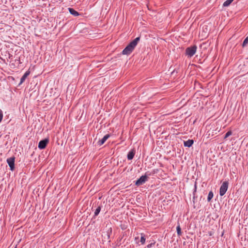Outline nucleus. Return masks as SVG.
<instances>
[{"mask_svg": "<svg viewBox=\"0 0 248 248\" xmlns=\"http://www.w3.org/2000/svg\"><path fill=\"white\" fill-rule=\"evenodd\" d=\"M140 40V37H138L134 40L131 41L123 50L122 54L123 55H129L134 50L136 46L137 45L138 43Z\"/></svg>", "mask_w": 248, "mask_h": 248, "instance_id": "1", "label": "nucleus"}, {"mask_svg": "<svg viewBox=\"0 0 248 248\" xmlns=\"http://www.w3.org/2000/svg\"><path fill=\"white\" fill-rule=\"evenodd\" d=\"M197 47L196 45L188 47L186 49V55L188 57H192L196 52Z\"/></svg>", "mask_w": 248, "mask_h": 248, "instance_id": "2", "label": "nucleus"}, {"mask_svg": "<svg viewBox=\"0 0 248 248\" xmlns=\"http://www.w3.org/2000/svg\"><path fill=\"white\" fill-rule=\"evenodd\" d=\"M229 186V183L227 181L223 182L219 189V195L223 196L226 192Z\"/></svg>", "mask_w": 248, "mask_h": 248, "instance_id": "3", "label": "nucleus"}, {"mask_svg": "<svg viewBox=\"0 0 248 248\" xmlns=\"http://www.w3.org/2000/svg\"><path fill=\"white\" fill-rule=\"evenodd\" d=\"M147 180V176L146 175H142L136 181L135 185L137 186H140L145 183Z\"/></svg>", "mask_w": 248, "mask_h": 248, "instance_id": "4", "label": "nucleus"}, {"mask_svg": "<svg viewBox=\"0 0 248 248\" xmlns=\"http://www.w3.org/2000/svg\"><path fill=\"white\" fill-rule=\"evenodd\" d=\"M7 163L9 165L10 170L13 171L15 169V157L12 156L7 159Z\"/></svg>", "mask_w": 248, "mask_h": 248, "instance_id": "5", "label": "nucleus"}, {"mask_svg": "<svg viewBox=\"0 0 248 248\" xmlns=\"http://www.w3.org/2000/svg\"><path fill=\"white\" fill-rule=\"evenodd\" d=\"M49 142V140L48 139H45L43 140L40 141L38 144V148L40 149H44L46 148L47 144Z\"/></svg>", "mask_w": 248, "mask_h": 248, "instance_id": "6", "label": "nucleus"}, {"mask_svg": "<svg viewBox=\"0 0 248 248\" xmlns=\"http://www.w3.org/2000/svg\"><path fill=\"white\" fill-rule=\"evenodd\" d=\"M109 137V134L106 135L101 140L98 141V144L100 146L103 145Z\"/></svg>", "mask_w": 248, "mask_h": 248, "instance_id": "7", "label": "nucleus"}, {"mask_svg": "<svg viewBox=\"0 0 248 248\" xmlns=\"http://www.w3.org/2000/svg\"><path fill=\"white\" fill-rule=\"evenodd\" d=\"M30 71L29 70H28L25 72V73L23 75V76L21 77L20 78V81L19 83V84H22L23 82H24L27 77L30 75Z\"/></svg>", "mask_w": 248, "mask_h": 248, "instance_id": "8", "label": "nucleus"}, {"mask_svg": "<svg viewBox=\"0 0 248 248\" xmlns=\"http://www.w3.org/2000/svg\"><path fill=\"white\" fill-rule=\"evenodd\" d=\"M135 154V151L134 150H131L129 151L127 154L128 160H131L133 158Z\"/></svg>", "mask_w": 248, "mask_h": 248, "instance_id": "9", "label": "nucleus"}, {"mask_svg": "<svg viewBox=\"0 0 248 248\" xmlns=\"http://www.w3.org/2000/svg\"><path fill=\"white\" fill-rule=\"evenodd\" d=\"M194 143L193 140H188L186 141H184V144L185 147H190Z\"/></svg>", "mask_w": 248, "mask_h": 248, "instance_id": "10", "label": "nucleus"}, {"mask_svg": "<svg viewBox=\"0 0 248 248\" xmlns=\"http://www.w3.org/2000/svg\"><path fill=\"white\" fill-rule=\"evenodd\" d=\"M68 9H69V11L71 15H72L75 16L79 15L77 11H76V10H75L74 9L71 8H69Z\"/></svg>", "mask_w": 248, "mask_h": 248, "instance_id": "11", "label": "nucleus"}, {"mask_svg": "<svg viewBox=\"0 0 248 248\" xmlns=\"http://www.w3.org/2000/svg\"><path fill=\"white\" fill-rule=\"evenodd\" d=\"M234 0H226L223 4V6H229Z\"/></svg>", "mask_w": 248, "mask_h": 248, "instance_id": "12", "label": "nucleus"}, {"mask_svg": "<svg viewBox=\"0 0 248 248\" xmlns=\"http://www.w3.org/2000/svg\"><path fill=\"white\" fill-rule=\"evenodd\" d=\"M214 196L213 192L212 191H210L207 197V201L209 202L211 199L213 198Z\"/></svg>", "mask_w": 248, "mask_h": 248, "instance_id": "13", "label": "nucleus"}, {"mask_svg": "<svg viewBox=\"0 0 248 248\" xmlns=\"http://www.w3.org/2000/svg\"><path fill=\"white\" fill-rule=\"evenodd\" d=\"M146 238L145 235L143 233H141L140 242L141 244L143 245L145 243Z\"/></svg>", "mask_w": 248, "mask_h": 248, "instance_id": "14", "label": "nucleus"}, {"mask_svg": "<svg viewBox=\"0 0 248 248\" xmlns=\"http://www.w3.org/2000/svg\"><path fill=\"white\" fill-rule=\"evenodd\" d=\"M176 231H177V234L178 236L181 235V234H182L181 228L180 227L179 224L176 227Z\"/></svg>", "mask_w": 248, "mask_h": 248, "instance_id": "15", "label": "nucleus"}, {"mask_svg": "<svg viewBox=\"0 0 248 248\" xmlns=\"http://www.w3.org/2000/svg\"><path fill=\"white\" fill-rule=\"evenodd\" d=\"M101 209V207L100 206H98L97 207V208L96 209V210L94 212V217L97 216L99 214V213L100 212Z\"/></svg>", "mask_w": 248, "mask_h": 248, "instance_id": "16", "label": "nucleus"}, {"mask_svg": "<svg viewBox=\"0 0 248 248\" xmlns=\"http://www.w3.org/2000/svg\"><path fill=\"white\" fill-rule=\"evenodd\" d=\"M155 242L154 241H153L152 242H151V243L149 244L147 246V248H152L153 246H155Z\"/></svg>", "mask_w": 248, "mask_h": 248, "instance_id": "17", "label": "nucleus"}, {"mask_svg": "<svg viewBox=\"0 0 248 248\" xmlns=\"http://www.w3.org/2000/svg\"><path fill=\"white\" fill-rule=\"evenodd\" d=\"M232 134V132L231 131H228L225 136H224V139H226V138H227L228 137H229L230 136H231V135Z\"/></svg>", "mask_w": 248, "mask_h": 248, "instance_id": "18", "label": "nucleus"}, {"mask_svg": "<svg viewBox=\"0 0 248 248\" xmlns=\"http://www.w3.org/2000/svg\"><path fill=\"white\" fill-rule=\"evenodd\" d=\"M248 43V37H246L245 38V39L244 40V41H243V45H242L244 47V46H246Z\"/></svg>", "mask_w": 248, "mask_h": 248, "instance_id": "19", "label": "nucleus"}, {"mask_svg": "<svg viewBox=\"0 0 248 248\" xmlns=\"http://www.w3.org/2000/svg\"><path fill=\"white\" fill-rule=\"evenodd\" d=\"M3 119V112L0 109V123L1 122Z\"/></svg>", "mask_w": 248, "mask_h": 248, "instance_id": "20", "label": "nucleus"}, {"mask_svg": "<svg viewBox=\"0 0 248 248\" xmlns=\"http://www.w3.org/2000/svg\"><path fill=\"white\" fill-rule=\"evenodd\" d=\"M196 191V185H195V190L193 192V199H195V192Z\"/></svg>", "mask_w": 248, "mask_h": 248, "instance_id": "21", "label": "nucleus"}, {"mask_svg": "<svg viewBox=\"0 0 248 248\" xmlns=\"http://www.w3.org/2000/svg\"><path fill=\"white\" fill-rule=\"evenodd\" d=\"M112 232V229L111 228H110L109 229V230H108V237H109V236H110V233L111 232Z\"/></svg>", "mask_w": 248, "mask_h": 248, "instance_id": "22", "label": "nucleus"}]
</instances>
